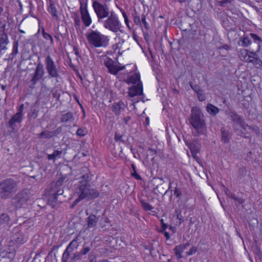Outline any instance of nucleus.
<instances>
[{"instance_id": "nucleus-1", "label": "nucleus", "mask_w": 262, "mask_h": 262, "mask_svg": "<svg viewBox=\"0 0 262 262\" xmlns=\"http://www.w3.org/2000/svg\"><path fill=\"white\" fill-rule=\"evenodd\" d=\"M81 176L79 178V181L76 184L75 192L78 195L76 199L71 206V208H74L78 203L84 199H92L98 196V191L94 189L91 188L89 183L92 178L89 170L86 167L82 169L80 172Z\"/></svg>"}, {"instance_id": "nucleus-2", "label": "nucleus", "mask_w": 262, "mask_h": 262, "mask_svg": "<svg viewBox=\"0 0 262 262\" xmlns=\"http://www.w3.org/2000/svg\"><path fill=\"white\" fill-rule=\"evenodd\" d=\"M204 117V115L200 107H192L189 122L199 135L204 134L206 130Z\"/></svg>"}, {"instance_id": "nucleus-3", "label": "nucleus", "mask_w": 262, "mask_h": 262, "mask_svg": "<svg viewBox=\"0 0 262 262\" xmlns=\"http://www.w3.org/2000/svg\"><path fill=\"white\" fill-rule=\"evenodd\" d=\"M89 43L92 47H106L108 44V36L101 34L97 30H91L86 34Z\"/></svg>"}, {"instance_id": "nucleus-4", "label": "nucleus", "mask_w": 262, "mask_h": 262, "mask_svg": "<svg viewBox=\"0 0 262 262\" xmlns=\"http://www.w3.org/2000/svg\"><path fill=\"white\" fill-rule=\"evenodd\" d=\"M17 182L9 178L0 183V198L2 199L10 198L17 190Z\"/></svg>"}, {"instance_id": "nucleus-5", "label": "nucleus", "mask_w": 262, "mask_h": 262, "mask_svg": "<svg viewBox=\"0 0 262 262\" xmlns=\"http://www.w3.org/2000/svg\"><path fill=\"white\" fill-rule=\"evenodd\" d=\"M105 20L103 19L104 28L113 33H117L120 31L122 32V25L117 15L111 11V14L107 16Z\"/></svg>"}, {"instance_id": "nucleus-6", "label": "nucleus", "mask_w": 262, "mask_h": 262, "mask_svg": "<svg viewBox=\"0 0 262 262\" xmlns=\"http://www.w3.org/2000/svg\"><path fill=\"white\" fill-rule=\"evenodd\" d=\"M92 7L97 15L99 23H101L104 18L111 14V11L110 7L106 3H102L98 0H94V2L92 3Z\"/></svg>"}, {"instance_id": "nucleus-7", "label": "nucleus", "mask_w": 262, "mask_h": 262, "mask_svg": "<svg viewBox=\"0 0 262 262\" xmlns=\"http://www.w3.org/2000/svg\"><path fill=\"white\" fill-rule=\"evenodd\" d=\"M45 62L49 77L54 79L58 78L60 77V67L56 66L50 55L46 57Z\"/></svg>"}, {"instance_id": "nucleus-8", "label": "nucleus", "mask_w": 262, "mask_h": 262, "mask_svg": "<svg viewBox=\"0 0 262 262\" xmlns=\"http://www.w3.org/2000/svg\"><path fill=\"white\" fill-rule=\"evenodd\" d=\"M24 110V104H21L19 105L17 110V113L14 115L10 120L8 122L7 125L10 128L12 132H15L16 129V123H20L23 119V112Z\"/></svg>"}, {"instance_id": "nucleus-9", "label": "nucleus", "mask_w": 262, "mask_h": 262, "mask_svg": "<svg viewBox=\"0 0 262 262\" xmlns=\"http://www.w3.org/2000/svg\"><path fill=\"white\" fill-rule=\"evenodd\" d=\"M30 198V193L27 190H24L17 193L12 199V204L16 209L20 208Z\"/></svg>"}, {"instance_id": "nucleus-10", "label": "nucleus", "mask_w": 262, "mask_h": 262, "mask_svg": "<svg viewBox=\"0 0 262 262\" xmlns=\"http://www.w3.org/2000/svg\"><path fill=\"white\" fill-rule=\"evenodd\" d=\"M64 181V178L61 177L57 181L53 182L50 184L48 188L49 194L53 195L54 199H55V196H58L63 194V190L62 186Z\"/></svg>"}, {"instance_id": "nucleus-11", "label": "nucleus", "mask_w": 262, "mask_h": 262, "mask_svg": "<svg viewBox=\"0 0 262 262\" xmlns=\"http://www.w3.org/2000/svg\"><path fill=\"white\" fill-rule=\"evenodd\" d=\"M45 73L43 65L39 62L35 68L34 73L31 75L32 78L29 82L30 87L34 88L37 82L42 78Z\"/></svg>"}, {"instance_id": "nucleus-12", "label": "nucleus", "mask_w": 262, "mask_h": 262, "mask_svg": "<svg viewBox=\"0 0 262 262\" xmlns=\"http://www.w3.org/2000/svg\"><path fill=\"white\" fill-rule=\"evenodd\" d=\"M80 11L81 19L85 27H89L92 23V19L87 9V4L84 5L81 2Z\"/></svg>"}, {"instance_id": "nucleus-13", "label": "nucleus", "mask_w": 262, "mask_h": 262, "mask_svg": "<svg viewBox=\"0 0 262 262\" xmlns=\"http://www.w3.org/2000/svg\"><path fill=\"white\" fill-rule=\"evenodd\" d=\"M228 115L230 119L233 122L232 125L233 130L235 132H237L239 131L238 125H242L243 120V118L234 111L230 112Z\"/></svg>"}, {"instance_id": "nucleus-14", "label": "nucleus", "mask_w": 262, "mask_h": 262, "mask_svg": "<svg viewBox=\"0 0 262 262\" xmlns=\"http://www.w3.org/2000/svg\"><path fill=\"white\" fill-rule=\"evenodd\" d=\"M143 85L142 82L138 83L128 89V95L130 97L143 95Z\"/></svg>"}, {"instance_id": "nucleus-15", "label": "nucleus", "mask_w": 262, "mask_h": 262, "mask_svg": "<svg viewBox=\"0 0 262 262\" xmlns=\"http://www.w3.org/2000/svg\"><path fill=\"white\" fill-rule=\"evenodd\" d=\"M190 245V243L189 242H187L185 244H180L179 245L176 246L174 247V251L175 255L177 256V258L180 259L182 257V253Z\"/></svg>"}, {"instance_id": "nucleus-16", "label": "nucleus", "mask_w": 262, "mask_h": 262, "mask_svg": "<svg viewBox=\"0 0 262 262\" xmlns=\"http://www.w3.org/2000/svg\"><path fill=\"white\" fill-rule=\"evenodd\" d=\"M125 82L128 84H137L138 83L141 82L140 81V75L139 73H134L127 76Z\"/></svg>"}, {"instance_id": "nucleus-17", "label": "nucleus", "mask_w": 262, "mask_h": 262, "mask_svg": "<svg viewBox=\"0 0 262 262\" xmlns=\"http://www.w3.org/2000/svg\"><path fill=\"white\" fill-rule=\"evenodd\" d=\"M27 236L21 232H18L12 237V241L17 244H23L27 241Z\"/></svg>"}, {"instance_id": "nucleus-18", "label": "nucleus", "mask_w": 262, "mask_h": 262, "mask_svg": "<svg viewBox=\"0 0 262 262\" xmlns=\"http://www.w3.org/2000/svg\"><path fill=\"white\" fill-rule=\"evenodd\" d=\"M125 106L124 103L122 101H120L118 102L113 103L112 110L116 115L118 116L121 112L125 110Z\"/></svg>"}, {"instance_id": "nucleus-19", "label": "nucleus", "mask_w": 262, "mask_h": 262, "mask_svg": "<svg viewBox=\"0 0 262 262\" xmlns=\"http://www.w3.org/2000/svg\"><path fill=\"white\" fill-rule=\"evenodd\" d=\"M9 43L8 36L4 31H0V51L6 49V46Z\"/></svg>"}, {"instance_id": "nucleus-20", "label": "nucleus", "mask_w": 262, "mask_h": 262, "mask_svg": "<svg viewBox=\"0 0 262 262\" xmlns=\"http://www.w3.org/2000/svg\"><path fill=\"white\" fill-rule=\"evenodd\" d=\"M221 141L224 143H227L229 142L231 137V132L225 128L222 127L221 129Z\"/></svg>"}, {"instance_id": "nucleus-21", "label": "nucleus", "mask_w": 262, "mask_h": 262, "mask_svg": "<svg viewBox=\"0 0 262 262\" xmlns=\"http://www.w3.org/2000/svg\"><path fill=\"white\" fill-rule=\"evenodd\" d=\"M10 222V217L6 213L0 215V230L7 227Z\"/></svg>"}, {"instance_id": "nucleus-22", "label": "nucleus", "mask_w": 262, "mask_h": 262, "mask_svg": "<svg viewBox=\"0 0 262 262\" xmlns=\"http://www.w3.org/2000/svg\"><path fill=\"white\" fill-rule=\"evenodd\" d=\"M74 120V117L72 113L68 112L62 114L61 117L60 121L64 123H71Z\"/></svg>"}, {"instance_id": "nucleus-23", "label": "nucleus", "mask_w": 262, "mask_h": 262, "mask_svg": "<svg viewBox=\"0 0 262 262\" xmlns=\"http://www.w3.org/2000/svg\"><path fill=\"white\" fill-rule=\"evenodd\" d=\"M98 221V218L94 214H90L86 219L87 225L89 228H93L96 226Z\"/></svg>"}, {"instance_id": "nucleus-24", "label": "nucleus", "mask_w": 262, "mask_h": 262, "mask_svg": "<svg viewBox=\"0 0 262 262\" xmlns=\"http://www.w3.org/2000/svg\"><path fill=\"white\" fill-rule=\"evenodd\" d=\"M62 154V150H55L52 154L47 155V159L49 160H53L55 162L56 159L61 158Z\"/></svg>"}, {"instance_id": "nucleus-25", "label": "nucleus", "mask_w": 262, "mask_h": 262, "mask_svg": "<svg viewBox=\"0 0 262 262\" xmlns=\"http://www.w3.org/2000/svg\"><path fill=\"white\" fill-rule=\"evenodd\" d=\"M207 112L212 116H215L219 113L220 109L215 105L209 103L206 106Z\"/></svg>"}, {"instance_id": "nucleus-26", "label": "nucleus", "mask_w": 262, "mask_h": 262, "mask_svg": "<svg viewBox=\"0 0 262 262\" xmlns=\"http://www.w3.org/2000/svg\"><path fill=\"white\" fill-rule=\"evenodd\" d=\"M242 54H244V58L242 60L245 61L247 62H252V58L254 55H256L255 53L251 52L250 54H248V52L247 50H242Z\"/></svg>"}, {"instance_id": "nucleus-27", "label": "nucleus", "mask_w": 262, "mask_h": 262, "mask_svg": "<svg viewBox=\"0 0 262 262\" xmlns=\"http://www.w3.org/2000/svg\"><path fill=\"white\" fill-rule=\"evenodd\" d=\"M50 5L48 9L49 12L52 14V16L56 19L58 18L57 9L52 0H50Z\"/></svg>"}, {"instance_id": "nucleus-28", "label": "nucleus", "mask_w": 262, "mask_h": 262, "mask_svg": "<svg viewBox=\"0 0 262 262\" xmlns=\"http://www.w3.org/2000/svg\"><path fill=\"white\" fill-rule=\"evenodd\" d=\"M79 246V243L77 238L73 239L67 247V249L73 252Z\"/></svg>"}, {"instance_id": "nucleus-29", "label": "nucleus", "mask_w": 262, "mask_h": 262, "mask_svg": "<svg viewBox=\"0 0 262 262\" xmlns=\"http://www.w3.org/2000/svg\"><path fill=\"white\" fill-rule=\"evenodd\" d=\"M225 193L227 195L233 199V200L237 201L239 204H242L244 202V200L242 198H237L235 196V195L232 193L230 190L228 189H226Z\"/></svg>"}, {"instance_id": "nucleus-30", "label": "nucleus", "mask_w": 262, "mask_h": 262, "mask_svg": "<svg viewBox=\"0 0 262 262\" xmlns=\"http://www.w3.org/2000/svg\"><path fill=\"white\" fill-rule=\"evenodd\" d=\"M73 252L66 249L63 252L61 258V262H69V259H71V255Z\"/></svg>"}, {"instance_id": "nucleus-31", "label": "nucleus", "mask_w": 262, "mask_h": 262, "mask_svg": "<svg viewBox=\"0 0 262 262\" xmlns=\"http://www.w3.org/2000/svg\"><path fill=\"white\" fill-rule=\"evenodd\" d=\"M39 110L34 107H32L28 114V116L31 119H36L38 116Z\"/></svg>"}, {"instance_id": "nucleus-32", "label": "nucleus", "mask_w": 262, "mask_h": 262, "mask_svg": "<svg viewBox=\"0 0 262 262\" xmlns=\"http://www.w3.org/2000/svg\"><path fill=\"white\" fill-rule=\"evenodd\" d=\"M239 44L244 47H248L251 44V40L248 37H241L239 39Z\"/></svg>"}, {"instance_id": "nucleus-33", "label": "nucleus", "mask_w": 262, "mask_h": 262, "mask_svg": "<svg viewBox=\"0 0 262 262\" xmlns=\"http://www.w3.org/2000/svg\"><path fill=\"white\" fill-rule=\"evenodd\" d=\"M251 63H252L257 69L262 68V60L260 58L256 57L255 55H254L252 58Z\"/></svg>"}, {"instance_id": "nucleus-34", "label": "nucleus", "mask_w": 262, "mask_h": 262, "mask_svg": "<svg viewBox=\"0 0 262 262\" xmlns=\"http://www.w3.org/2000/svg\"><path fill=\"white\" fill-rule=\"evenodd\" d=\"M107 68L108 72L113 75H116L118 73V70H117V65L116 64L115 62H114V64H112Z\"/></svg>"}, {"instance_id": "nucleus-35", "label": "nucleus", "mask_w": 262, "mask_h": 262, "mask_svg": "<svg viewBox=\"0 0 262 262\" xmlns=\"http://www.w3.org/2000/svg\"><path fill=\"white\" fill-rule=\"evenodd\" d=\"M140 202L142 205V208L145 211H150L153 209V207L148 203L145 202L144 200L141 199Z\"/></svg>"}, {"instance_id": "nucleus-36", "label": "nucleus", "mask_w": 262, "mask_h": 262, "mask_svg": "<svg viewBox=\"0 0 262 262\" xmlns=\"http://www.w3.org/2000/svg\"><path fill=\"white\" fill-rule=\"evenodd\" d=\"M57 201V196H55V199H53V195H50L49 194V198L48 204L51 206L52 208H54L56 204Z\"/></svg>"}, {"instance_id": "nucleus-37", "label": "nucleus", "mask_w": 262, "mask_h": 262, "mask_svg": "<svg viewBox=\"0 0 262 262\" xmlns=\"http://www.w3.org/2000/svg\"><path fill=\"white\" fill-rule=\"evenodd\" d=\"M250 36L253 39L254 41L258 44L259 49L260 47L259 44L262 42V39L257 34L254 33H250Z\"/></svg>"}, {"instance_id": "nucleus-38", "label": "nucleus", "mask_w": 262, "mask_h": 262, "mask_svg": "<svg viewBox=\"0 0 262 262\" xmlns=\"http://www.w3.org/2000/svg\"><path fill=\"white\" fill-rule=\"evenodd\" d=\"M39 138H43L45 139H49L53 138L52 132L50 131H43L39 135Z\"/></svg>"}, {"instance_id": "nucleus-39", "label": "nucleus", "mask_w": 262, "mask_h": 262, "mask_svg": "<svg viewBox=\"0 0 262 262\" xmlns=\"http://www.w3.org/2000/svg\"><path fill=\"white\" fill-rule=\"evenodd\" d=\"M88 130L85 127L79 128L77 132L76 135L79 137H83L88 134Z\"/></svg>"}, {"instance_id": "nucleus-40", "label": "nucleus", "mask_w": 262, "mask_h": 262, "mask_svg": "<svg viewBox=\"0 0 262 262\" xmlns=\"http://www.w3.org/2000/svg\"><path fill=\"white\" fill-rule=\"evenodd\" d=\"M132 168L133 169V172H132V176L134 177L137 180H141V176L137 173L136 167L134 164H132Z\"/></svg>"}, {"instance_id": "nucleus-41", "label": "nucleus", "mask_w": 262, "mask_h": 262, "mask_svg": "<svg viewBox=\"0 0 262 262\" xmlns=\"http://www.w3.org/2000/svg\"><path fill=\"white\" fill-rule=\"evenodd\" d=\"M42 36H43V38L45 39H46V40H50V42H51V44L52 45L53 43V39L52 37L51 36V35L50 34H49V33L46 32L45 31V29H42Z\"/></svg>"}, {"instance_id": "nucleus-42", "label": "nucleus", "mask_w": 262, "mask_h": 262, "mask_svg": "<svg viewBox=\"0 0 262 262\" xmlns=\"http://www.w3.org/2000/svg\"><path fill=\"white\" fill-rule=\"evenodd\" d=\"M142 23L144 25V29L148 30L149 28V25L146 20V16L142 14L141 17V24Z\"/></svg>"}, {"instance_id": "nucleus-43", "label": "nucleus", "mask_w": 262, "mask_h": 262, "mask_svg": "<svg viewBox=\"0 0 262 262\" xmlns=\"http://www.w3.org/2000/svg\"><path fill=\"white\" fill-rule=\"evenodd\" d=\"M247 173V169L245 167L242 166L238 168V174L240 178L244 177Z\"/></svg>"}, {"instance_id": "nucleus-44", "label": "nucleus", "mask_w": 262, "mask_h": 262, "mask_svg": "<svg viewBox=\"0 0 262 262\" xmlns=\"http://www.w3.org/2000/svg\"><path fill=\"white\" fill-rule=\"evenodd\" d=\"M82 255L80 252L74 253V255L71 257V261L80 260L82 258Z\"/></svg>"}, {"instance_id": "nucleus-45", "label": "nucleus", "mask_w": 262, "mask_h": 262, "mask_svg": "<svg viewBox=\"0 0 262 262\" xmlns=\"http://www.w3.org/2000/svg\"><path fill=\"white\" fill-rule=\"evenodd\" d=\"M18 41L16 40L13 42L12 52L13 55H16L18 53Z\"/></svg>"}, {"instance_id": "nucleus-46", "label": "nucleus", "mask_w": 262, "mask_h": 262, "mask_svg": "<svg viewBox=\"0 0 262 262\" xmlns=\"http://www.w3.org/2000/svg\"><path fill=\"white\" fill-rule=\"evenodd\" d=\"M74 23L75 27L77 28H80L81 25V21L79 16L77 14H75L74 16Z\"/></svg>"}, {"instance_id": "nucleus-47", "label": "nucleus", "mask_w": 262, "mask_h": 262, "mask_svg": "<svg viewBox=\"0 0 262 262\" xmlns=\"http://www.w3.org/2000/svg\"><path fill=\"white\" fill-rule=\"evenodd\" d=\"M133 17L134 23L137 25H141V18L136 12L134 14Z\"/></svg>"}, {"instance_id": "nucleus-48", "label": "nucleus", "mask_w": 262, "mask_h": 262, "mask_svg": "<svg viewBox=\"0 0 262 262\" xmlns=\"http://www.w3.org/2000/svg\"><path fill=\"white\" fill-rule=\"evenodd\" d=\"M156 154H157V150L156 149H153V148H149L148 149L147 155V156H151L153 157L151 158V160L152 161L154 159L155 156H156Z\"/></svg>"}, {"instance_id": "nucleus-49", "label": "nucleus", "mask_w": 262, "mask_h": 262, "mask_svg": "<svg viewBox=\"0 0 262 262\" xmlns=\"http://www.w3.org/2000/svg\"><path fill=\"white\" fill-rule=\"evenodd\" d=\"M175 213L176 214L177 219L179 221V224H181L184 221L181 211L176 209Z\"/></svg>"}, {"instance_id": "nucleus-50", "label": "nucleus", "mask_w": 262, "mask_h": 262, "mask_svg": "<svg viewBox=\"0 0 262 262\" xmlns=\"http://www.w3.org/2000/svg\"><path fill=\"white\" fill-rule=\"evenodd\" d=\"M114 62L115 61L111 58L106 57V58L105 59H104V60L103 64L106 68H107L108 67L111 66L112 64H114Z\"/></svg>"}, {"instance_id": "nucleus-51", "label": "nucleus", "mask_w": 262, "mask_h": 262, "mask_svg": "<svg viewBox=\"0 0 262 262\" xmlns=\"http://www.w3.org/2000/svg\"><path fill=\"white\" fill-rule=\"evenodd\" d=\"M247 126L248 128V129L254 132L256 135H259V128L257 126H252V125H247Z\"/></svg>"}, {"instance_id": "nucleus-52", "label": "nucleus", "mask_w": 262, "mask_h": 262, "mask_svg": "<svg viewBox=\"0 0 262 262\" xmlns=\"http://www.w3.org/2000/svg\"><path fill=\"white\" fill-rule=\"evenodd\" d=\"M91 250V247L89 246H83L82 249L80 251V254L82 255H86Z\"/></svg>"}, {"instance_id": "nucleus-53", "label": "nucleus", "mask_w": 262, "mask_h": 262, "mask_svg": "<svg viewBox=\"0 0 262 262\" xmlns=\"http://www.w3.org/2000/svg\"><path fill=\"white\" fill-rule=\"evenodd\" d=\"M114 139L116 142H122L124 143V141L122 139V136L117 132L115 133Z\"/></svg>"}, {"instance_id": "nucleus-54", "label": "nucleus", "mask_w": 262, "mask_h": 262, "mask_svg": "<svg viewBox=\"0 0 262 262\" xmlns=\"http://www.w3.org/2000/svg\"><path fill=\"white\" fill-rule=\"evenodd\" d=\"M198 251V249L196 247L193 246L191 248L189 251L186 252L187 255H191L194 254Z\"/></svg>"}, {"instance_id": "nucleus-55", "label": "nucleus", "mask_w": 262, "mask_h": 262, "mask_svg": "<svg viewBox=\"0 0 262 262\" xmlns=\"http://www.w3.org/2000/svg\"><path fill=\"white\" fill-rule=\"evenodd\" d=\"M62 130V127H59L56 129L54 130V131L51 132L53 137L56 136L58 135L59 134H60L61 133Z\"/></svg>"}, {"instance_id": "nucleus-56", "label": "nucleus", "mask_w": 262, "mask_h": 262, "mask_svg": "<svg viewBox=\"0 0 262 262\" xmlns=\"http://www.w3.org/2000/svg\"><path fill=\"white\" fill-rule=\"evenodd\" d=\"M173 194L177 196V198H180L182 195V191L181 189L176 187L173 190Z\"/></svg>"}, {"instance_id": "nucleus-57", "label": "nucleus", "mask_w": 262, "mask_h": 262, "mask_svg": "<svg viewBox=\"0 0 262 262\" xmlns=\"http://www.w3.org/2000/svg\"><path fill=\"white\" fill-rule=\"evenodd\" d=\"M52 95L53 98H56V101L59 100L60 95V93H58V91H53L52 92Z\"/></svg>"}, {"instance_id": "nucleus-58", "label": "nucleus", "mask_w": 262, "mask_h": 262, "mask_svg": "<svg viewBox=\"0 0 262 262\" xmlns=\"http://www.w3.org/2000/svg\"><path fill=\"white\" fill-rule=\"evenodd\" d=\"M197 96H198V99L200 101H203L205 100L206 99V97H205V95L202 93V91L201 90V92H199V93H197Z\"/></svg>"}, {"instance_id": "nucleus-59", "label": "nucleus", "mask_w": 262, "mask_h": 262, "mask_svg": "<svg viewBox=\"0 0 262 262\" xmlns=\"http://www.w3.org/2000/svg\"><path fill=\"white\" fill-rule=\"evenodd\" d=\"M12 259L7 256L0 257V262H11Z\"/></svg>"}, {"instance_id": "nucleus-60", "label": "nucleus", "mask_w": 262, "mask_h": 262, "mask_svg": "<svg viewBox=\"0 0 262 262\" xmlns=\"http://www.w3.org/2000/svg\"><path fill=\"white\" fill-rule=\"evenodd\" d=\"M190 86L192 89L197 94L199 92H201L200 87L197 85H192L191 83H190Z\"/></svg>"}, {"instance_id": "nucleus-61", "label": "nucleus", "mask_w": 262, "mask_h": 262, "mask_svg": "<svg viewBox=\"0 0 262 262\" xmlns=\"http://www.w3.org/2000/svg\"><path fill=\"white\" fill-rule=\"evenodd\" d=\"M122 14L124 18L125 23L126 25L127 26V27H128V29H130V27L129 25V20L128 19L127 15L126 14L125 12H124L122 13Z\"/></svg>"}, {"instance_id": "nucleus-62", "label": "nucleus", "mask_w": 262, "mask_h": 262, "mask_svg": "<svg viewBox=\"0 0 262 262\" xmlns=\"http://www.w3.org/2000/svg\"><path fill=\"white\" fill-rule=\"evenodd\" d=\"M89 262H96V259L94 254L91 252L89 255Z\"/></svg>"}, {"instance_id": "nucleus-63", "label": "nucleus", "mask_w": 262, "mask_h": 262, "mask_svg": "<svg viewBox=\"0 0 262 262\" xmlns=\"http://www.w3.org/2000/svg\"><path fill=\"white\" fill-rule=\"evenodd\" d=\"M190 149L191 150L192 156L193 157H194V154H196L198 152V150L195 149V146L194 145H191L190 146Z\"/></svg>"}, {"instance_id": "nucleus-64", "label": "nucleus", "mask_w": 262, "mask_h": 262, "mask_svg": "<svg viewBox=\"0 0 262 262\" xmlns=\"http://www.w3.org/2000/svg\"><path fill=\"white\" fill-rule=\"evenodd\" d=\"M232 0H223L221 2V6L223 7L225 6V4L227 3H231Z\"/></svg>"}]
</instances>
